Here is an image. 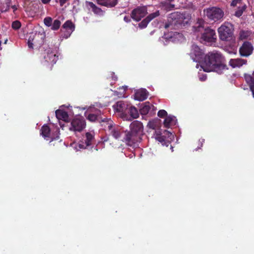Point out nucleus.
I'll return each instance as SVG.
<instances>
[{
	"label": "nucleus",
	"mask_w": 254,
	"mask_h": 254,
	"mask_svg": "<svg viewBox=\"0 0 254 254\" xmlns=\"http://www.w3.org/2000/svg\"><path fill=\"white\" fill-rule=\"evenodd\" d=\"M195 32H202L201 39L205 43H215L216 41L217 36L215 31L209 27L204 29L203 27L199 25L197 26H194Z\"/></svg>",
	"instance_id": "3"
},
{
	"label": "nucleus",
	"mask_w": 254,
	"mask_h": 254,
	"mask_svg": "<svg viewBox=\"0 0 254 254\" xmlns=\"http://www.w3.org/2000/svg\"><path fill=\"white\" fill-rule=\"evenodd\" d=\"M112 74H113V75H114V73H113ZM112 78L114 80H116L117 79V76H112Z\"/></svg>",
	"instance_id": "44"
},
{
	"label": "nucleus",
	"mask_w": 254,
	"mask_h": 254,
	"mask_svg": "<svg viewBox=\"0 0 254 254\" xmlns=\"http://www.w3.org/2000/svg\"><path fill=\"white\" fill-rule=\"evenodd\" d=\"M87 119L92 122H94L96 121L98 122L99 120L100 119V116L94 114H89L88 115Z\"/></svg>",
	"instance_id": "31"
},
{
	"label": "nucleus",
	"mask_w": 254,
	"mask_h": 254,
	"mask_svg": "<svg viewBox=\"0 0 254 254\" xmlns=\"http://www.w3.org/2000/svg\"><path fill=\"white\" fill-rule=\"evenodd\" d=\"M130 130L140 137L143 134V127L141 122L133 121L130 125Z\"/></svg>",
	"instance_id": "15"
},
{
	"label": "nucleus",
	"mask_w": 254,
	"mask_h": 254,
	"mask_svg": "<svg viewBox=\"0 0 254 254\" xmlns=\"http://www.w3.org/2000/svg\"><path fill=\"white\" fill-rule=\"evenodd\" d=\"M98 122L100 123L106 124L107 125V127L109 129H111V128L112 127V121L107 118H104V119H102V118L100 116V120H99Z\"/></svg>",
	"instance_id": "29"
},
{
	"label": "nucleus",
	"mask_w": 254,
	"mask_h": 254,
	"mask_svg": "<svg viewBox=\"0 0 254 254\" xmlns=\"http://www.w3.org/2000/svg\"><path fill=\"white\" fill-rule=\"evenodd\" d=\"M141 140V137L139 136L130 130L126 133L125 137L124 138V141L127 145L130 146H135L138 142H140Z\"/></svg>",
	"instance_id": "8"
},
{
	"label": "nucleus",
	"mask_w": 254,
	"mask_h": 254,
	"mask_svg": "<svg viewBox=\"0 0 254 254\" xmlns=\"http://www.w3.org/2000/svg\"><path fill=\"white\" fill-rule=\"evenodd\" d=\"M184 18V15L179 12H174L170 14L167 18V22L165 24V28L171 27L172 29H175L178 27L182 24Z\"/></svg>",
	"instance_id": "5"
},
{
	"label": "nucleus",
	"mask_w": 254,
	"mask_h": 254,
	"mask_svg": "<svg viewBox=\"0 0 254 254\" xmlns=\"http://www.w3.org/2000/svg\"><path fill=\"white\" fill-rule=\"evenodd\" d=\"M223 59L221 54L217 52H209L201 62V67L206 72L215 71L221 73L226 67L223 63Z\"/></svg>",
	"instance_id": "1"
},
{
	"label": "nucleus",
	"mask_w": 254,
	"mask_h": 254,
	"mask_svg": "<svg viewBox=\"0 0 254 254\" xmlns=\"http://www.w3.org/2000/svg\"><path fill=\"white\" fill-rule=\"evenodd\" d=\"M147 13V7L146 6H138L132 10L131 13V17L133 19L138 21L144 17Z\"/></svg>",
	"instance_id": "12"
},
{
	"label": "nucleus",
	"mask_w": 254,
	"mask_h": 254,
	"mask_svg": "<svg viewBox=\"0 0 254 254\" xmlns=\"http://www.w3.org/2000/svg\"><path fill=\"white\" fill-rule=\"evenodd\" d=\"M86 126V123L83 119L74 118L71 122V127H69L70 130L74 131H81Z\"/></svg>",
	"instance_id": "13"
},
{
	"label": "nucleus",
	"mask_w": 254,
	"mask_h": 254,
	"mask_svg": "<svg viewBox=\"0 0 254 254\" xmlns=\"http://www.w3.org/2000/svg\"><path fill=\"white\" fill-rule=\"evenodd\" d=\"M148 92L145 89H141L137 90L134 94V99L138 101H142L147 99Z\"/></svg>",
	"instance_id": "19"
},
{
	"label": "nucleus",
	"mask_w": 254,
	"mask_h": 254,
	"mask_svg": "<svg viewBox=\"0 0 254 254\" xmlns=\"http://www.w3.org/2000/svg\"><path fill=\"white\" fill-rule=\"evenodd\" d=\"M51 132L50 127L47 125H44L41 129V134L45 138L49 137Z\"/></svg>",
	"instance_id": "26"
},
{
	"label": "nucleus",
	"mask_w": 254,
	"mask_h": 254,
	"mask_svg": "<svg viewBox=\"0 0 254 254\" xmlns=\"http://www.w3.org/2000/svg\"><path fill=\"white\" fill-rule=\"evenodd\" d=\"M44 24L48 27L51 26L52 23V18L50 17H47L44 19Z\"/></svg>",
	"instance_id": "35"
},
{
	"label": "nucleus",
	"mask_w": 254,
	"mask_h": 254,
	"mask_svg": "<svg viewBox=\"0 0 254 254\" xmlns=\"http://www.w3.org/2000/svg\"><path fill=\"white\" fill-rule=\"evenodd\" d=\"M50 1H51V0H41V1H42V3H43L44 4H47V3H48Z\"/></svg>",
	"instance_id": "43"
},
{
	"label": "nucleus",
	"mask_w": 254,
	"mask_h": 254,
	"mask_svg": "<svg viewBox=\"0 0 254 254\" xmlns=\"http://www.w3.org/2000/svg\"><path fill=\"white\" fill-rule=\"evenodd\" d=\"M190 55L191 59L200 64L205 56L203 50L195 44L192 45Z\"/></svg>",
	"instance_id": "6"
},
{
	"label": "nucleus",
	"mask_w": 254,
	"mask_h": 254,
	"mask_svg": "<svg viewBox=\"0 0 254 254\" xmlns=\"http://www.w3.org/2000/svg\"><path fill=\"white\" fill-rule=\"evenodd\" d=\"M254 48L253 44L249 41H245L240 47L239 52L241 57H248L251 55Z\"/></svg>",
	"instance_id": "9"
},
{
	"label": "nucleus",
	"mask_w": 254,
	"mask_h": 254,
	"mask_svg": "<svg viewBox=\"0 0 254 254\" xmlns=\"http://www.w3.org/2000/svg\"><path fill=\"white\" fill-rule=\"evenodd\" d=\"M87 4H88V6H89L92 9L95 8V6H96L92 2H90V1L87 2Z\"/></svg>",
	"instance_id": "39"
},
{
	"label": "nucleus",
	"mask_w": 254,
	"mask_h": 254,
	"mask_svg": "<svg viewBox=\"0 0 254 254\" xmlns=\"http://www.w3.org/2000/svg\"><path fill=\"white\" fill-rule=\"evenodd\" d=\"M55 113L57 118L59 120L65 121L68 118L67 113L64 111L59 109L56 110Z\"/></svg>",
	"instance_id": "25"
},
{
	"label": "nucleus",
	"mask_w": 254,
	"mask_h": 254,
	"mask_svg": "<svg viewBox=\"0 0 254 254\" xmlns=\"http://www.w3.org/2000/svg\"><path fill=\"white\" fill-rule=\"evenodd\" d=\"M175 124V117L168 116L166 117L164 121V126L166 128H169L171 126Z\"/></svg>",
	"instance_id": "24"
},
{
	"label": "nucleus",
	"mask_w": 254,
	"mask_h": 254,
	"mask_svg": "<svg viewBox=\"0 0 254 254\" xmlns=\"http://www.w3.org/2000/svg\"><path fill=\"white\" fill-rule=\"evenodd\" d=\"M160 14L159 11H156L155 12L152 13L148 15L145 19L141 22L139 23L138 26L141 29L145 28L147 27L149 22L155 17L158 16Z\"/></svg>",
	"instance_id": "16"
},
{
	"label": "nucleus",
	"mask_w": 254,
	"mask_h": 254,
	"mask_svg": "<svg viewBox=\"0 0 254 254\" xmlns=\"http://www.w3.org/2000/svg\"><path fill=\"white\" fill-rule=\"evenodd\" d=\"M127 113L129 114L130 116H128V119H130V120H126L127 121H131L132 119H136L139 117V113L137 109L133 106L127 108Z\"/></svg>",
	"instance_id": "21"
},
{
	"label": "nucleus",
	"mask_w": 254,
	"mask_h": 254,
	"mask_svg": "<svg viewBox=\"0 0 254 254\" xmlns=\"http://www.w3.org/2000/svg\"><path fill=\"white\" fill-rule=\"evenodd\" d=\"M21 26V23L18 20H15L12 23L11 27L14 30L19 29Z\"/></svg>",
	"instance_id": "34"
},
{
	"label": "nucleus",
	"mask_w": 254,
	"mask_h": 254,
	"mask_svg": "<svg viewBox=\"0 0 254 254\" xmlns=\"http://www.w3.org/2000/svg\"><path fill=\"white\" fill-rule=\"evenodd\" d=\"M247 60L242 59H231L229 61V64L233 68L240 67L242 65L247 64Z\"/></svg>",
	"instance_id": "20"
},
{
	"label": "nucleus",
	"mask_w": 254,
	"mask_h": 254,
	"mask_svg": "<svg viewBox=\"0 0 254 254\" xmlns=\"http://www.w3.org/2000/svg\"><path fill=\"white\" fill-rule=\"evenodd\" d=\"M147 126L153 129H155L157 127L156 123L154 121H149L148 123Z\"/></svg>",
	"instance_id": "37"
},
{
	"label": "nucleus",
	"mask_w": 254,
	"mask_h": 254,
	"mask_svg": "<svg viewBox=\"0 0 254 254\" xmlns=\"http://www.w3.org/2000/svg\"><path fill=\"white\" fill-rule=\"evenodd\" d=\"M67 0H59L60 5L61 6H63L66 3Z\"/></svg>",
	"instance_id": "42"
},
{
	"label": "nucleus",
	"mask_w": 254,
	"mask_h": 254,
	"mask_svg": "<svg viewBox=\"0 0 254 254\" xmlns=\"http://www.w3.org/2000/svg\"><path fill=\"white\" fill-rule=\"evenodd\" d=\"M204 13L210 21L220 22L223 20L224 11L218 7H210L204 10Z\"/></svg>",
	"instance_id": "4"
},
{
	"label": "nucleus",
	"mask_w": 254,
	"mask_h": 254,
	"mask_svg": "<svg viewBox=\"0 0 254 254\" xmlns=\"http://www.w3.org/2000/svg\"><path fill=\"white\" fill-rule=\"evenodd\" d=\"M44 62L53 66L58 60V56L50 49L45 50L43 54Z\"/></svg>",
	"instance_id": "7"
},
{
	"label": "nucleus",
	"mask_w": 254,
	"mask_h": 254,
	"mask_svg": "<svg viewBox=\"0 0 254 254\" xmlns=\"http://www.w3.org/2000/svg\"><path fill=\"white\" fill-rule=\"evenodd\" d=\"M13 8L14 9H16V8L14 6H13Z\"/></svg>",
	"instance_id": "46"
},
{
	"label": "nucleus",
	"mask_w": 254,
	"mask_h": 254,
	"mask_svg": "<svg viewBox=\"0 0 254 254\" xmlns=\"http://www.w3.org/2000/svg\"><path fill=\"white\" fill-rule=\"evenodd\" d=\"M165 132H166L167 134H170L171 135V133L167 130H165Z\"/></svg>",
	"instance_id": "45"
},
{
	"label": "nucleus",
	"mask_w": 254,
	"mask_h": 254,
	"mask_svg": "<svg viewBox=\"0 0 254 254\" xmlns=\"http://www.w3.org/2000/svg\"><path fill=\"white\" fill-rule=\"evenodd\" d=\"M252 34V32L250 31L241 30L239 33V39L240 40H247Z\"/></svg>",
	"instance_id": "27"
},
{
	"label": "nucleus",
	"mask_w": 254,
	"mask_h": 254,
	"mask_svg": "<svg viewBox=\"0 0 254 254\" xmlns=\"http://www.w3.org/2000/svg\"><path fill=\"white\" fill-rule=\"evenodd\" d=\"M219 37L221 41H230L234 40V28L232 24L225 22L218 29Z\"/></svg>",
	"instance_id": "2"
},
{
	"label": "nucleus",
	"mask_w": 254,
	"mask_h": 254,
	"mask_svg": "<svg viewBox=\"0 0 254 254\" xmlns=\"http://www.w3.org/2000/svg\"><path fill=\"white\" fill-rule=\"evenodd\" d=\"M157 115L160 118H164L167 116V113L164 110H160L158 112Z\"/></svg>",
	"instance_id": "36"
},
{
	"label": "nucleus",
	"mask_w": 254,
	"mask_h": 254,
	"mask_svg": "<svg viewBox=\"0 0 254 254\" xmlns=\"http://www.w3.org/2000/svg\"><path fill=\"white\" fill-rule=\"evenodd\" d=\"M92 11L94 12V13H98L100 11H101V9L100 8H98L96 6H95V8H94L93 9H92Z\"/></svg>",
	"instance_id": "41"
},
{
	"label": "nucleus",
	"mask_w": 254,
	"mask_h": 254,
	"mask_svg": "<svg viewBox=\"0 0 254 254\" xmlns=\"http://www.w3.org/2000/svg\"><path fill=\"white\" fill-rule=\"evenodd\" d=\"M244 77L246 82L250 85L254 97V71L252 75L249 74H245Z\"/></svg>",
	"instance_id": "22"
},
{
	"label": "nucleus",
	"mask_w": 254,
	"mask_h": 254,
	"mask_svg": "<svg viewBox=\"0 0 254 254\" xmlns=\"http://www.w3.org/2000/svg\"><path fill=\"white\" fill-rule=\"evenodd\" d=\"M1 45V41H0V45Z\"/></svg>",
	"instance_id": "47"
},
{
	"label": "nucleus",
	"mask_w": 254,
	"mask_h": 254,
	"mask_svg": "<svg viewBox=\"0 0 254 254\" xmlns=\"http://www.w3.org/2000/svg\"><path fill=\"white\" fill-rule=\"evenodd\" d=\"M75 30V25L71 20H67L63 25L61 31L63 38L67 39Z\"/></svg>",
	"instance_id": "10"
},
{
	"label": "nucleus",
	"mask_w": 254,
	"mask_h": 254,
	"mask_svg": "<svg viewBox=\"0 0 254 254\" xmlns=\"http://www.w3.org/2000/svg\"><path fill=\"white\" fill-rule=\"evenodd\" d=\"M84 138L78 144L79 148L81 149H86L88 146L91 145L94 139V135L90 132H86Z\"/></svg>",
	"instance_id": "14"
},
{
	"label": "nucleus",
	"mask_w": 254,
	"mask_h": 254,
	"mask_svg": "<svg viewBox=\"0 0 254 254\" xmlns=\"http://www.w3.org/2000/svg\"><path fill=\"white\" fill-rule=\"evenodd\" d=\"M100 5L108 7H114L118 3V0H97Z\"/></svg>",
	"instance_id": "23"
},
{
	"label": "nucleus",
	"mask_w": 254,
	"mask_h": 254,
	"mask_svg": "<svg viewBox=\"0 0 254 254\" xmlns=\"http://www.w3.org/2000/svg\"><path fill=\"white\" fill-rule=\"evenodd\" d=\"M122 133L121 128L119 127L114 128L111 131L112 135L117 139H119L121 138Z\"/></svg>",
	"instance_id": "28"
},
{
	"label": "nucleus",
	"mask_w": 254,
	"mask_h": 254,
	"mask_svg": "<svg viewBox=\"0 0 254 254\" xmlns=\"http://www.w3.org/2000/svg\"><path fill=\"white\" fill-rule=\"evenodd\" d=\"M153 136L156 140L161 143L162 145L168 147L170 144V142L166 139L164 135H162L160 129L155 130Z\"/></svg>",
	"instance_id": "17"
},
{
	"label": "nucleus",
	"mask_w": 254,
	"mask_h": 254,
	"mask_svg": "<svg viewBox=\"0 0 254 254\" xmlns=\"http://www.w3.org/2000/svg\"><path fill=\"white\" fill-rule=\"evenodd\" d=\"M160 6L167 11L175 8V0H164L161 2Z\"/></svg>",
	"instance_id": "18"
},
{
	"label": "nucleus",
	"mask_w": 254,
	"mask_h": 254,
	"mask_svg": "<svg viewBox=\"0 0 254 254\" xmlns=\"http://www.w3.org/2000/svg\"><path fill=\"white\" fill-rule=\"evenodd\" d=\"M246 4L243 5L242 6H239L238 8V9L236 11L235 15L238 17H240L243 13V12L246 9Z\"/></svg>",
	"instance_id": "32"
},
{
	"label": "nucleus",
	"mask_w": 254,
	"mask_h": 254,
	"mask_svg": "<svg viewBox=\"0 0 254 254\" xmlns=\"http://www.w3.org/2000/svg\"><path fill=\"white\" fill-rule=\"evenodd\" d=\"M127 105L124 102L120 101L113 106V108L116 112L121 113V117L123 120H130V119H128V115L127 114Z\"/></svg>",
	"instance_id": "11"
},
{
	"label": "nucleus",
	"mask_w": 254,
	"mask_h": 254,
	"mask_svg": "<svg viewBox=\"0 0 254 254\" xmlns=\"http://www.w3.org/2000/svg\"><path fill=\"white\" fill-rule=\"evenodd\" d=\"M242 0H233L231 2V5L232 6H235L238 3H241Z\"/></svg>",
	"instance_id": "38"
},
{
	"label": "nucleus",
	"mask_w": 254,
	"mask_h": 254,
	"mask_svg": "<svg viewBox=\"0 0 254 254\" xmlns=\"http://www.w3.org/2000/svg\"><path fill=\"white\" fill-rule=\"evenodd\" d=\"M150 109L149 102H146L145 105L140 109L141 114L145 115L147 114Z\"/></svg>",
	"instance_id": "30"
},
{
	"label": "nucleus",
	"mask_w": 254,
	"mask_h": 254,
	"mask_svg": "<svg viewBox=\"0 0 254 254\" xmlns=\"http://www.w3.org/2000/svg\"><path fill=\"white\" fill-rule=\"evenodd\" d=\"M27 44H28V47L29 48H31V49L33 48V42L31 41L30 39H29V40L28 41V42H27Z\"/></svg>",
	"instance_id": "40"
},
{
	"label": "nucleus",
	"mask_w": 254,
	"mask_h": 254,
	"mask_svg": "<svg viewBox=\"0 0 254 254\" xmlns=\"http://www.w3.org/2000/svg\"><path fill=\"white\" fill-rule=\"evenodd\" d=\"M61 24V21L58 19H56L54 21L53 24H52L51 29L53 30H57L59 29Z\"/></svg>",
	"instance_id": "33"
}]
</instances>
